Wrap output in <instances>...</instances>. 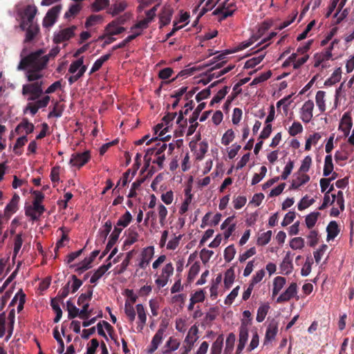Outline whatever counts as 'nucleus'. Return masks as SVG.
<instances>
[{
    "label": "nucleus",
    "instance_id": "obj_48",
    "mask_svg": "<svg viewBox=\"0 0 354 354\" xmlns=\"http://www.w3.org/2000/svg\"><path fill=\"white\" fill-rule=\"evenodd\" d=\"M206 104L205 102L200 103L194 111L192 113V115L189 118V123H194L196 122L198 120L201 112L205 109Z\"/></svg>",
    "mask_w": 354,
    "mask_h": 354
},
{
    "label": "nucleus",
    "instance_id": "obj_21",
    "mask_svg": "<svg viewBox=\"0 0 354 354\" xmlns=\"http://www.w3.org/2000/svg\"><path fill=\"white\" fill-rule=\"evenodd\" d=\"M173 11L169 8H164L162 12L160 14V28L168 25L171 19Z\"/></svg>",
    "mask_w": 354,
    "mask_h": 354
},
{
    "label": "nucleus",
    "instance_id": "obj_1",
    "mask_svg": "<svg viewBox=\"0 0 354 354\" xmlns=\"http://www.w3.org/2000/svg\"><path fill=\"white\" fill-rule=\"evenodd\" d=\"M44 53L43 50L39 49L21 59L17 70L23 71L27 67H30L27 71V79L29 82L38 80L43 77L40 72L48 62V56H42Z\"/></svg>",
    "mask_w": 354,
    "mask_h": 354
},
{
    "label": "nucleus",
    "instance_id": "obj_59",
    "mask_svg": "<svg viewBox=\"0 0 354 354\" xmlns=\"http://www.w3.org/2000/svg\"><path fill=\"white\" fill-rule=\"evenodd\" d=\"M28 138L26 136H23L17 138L14 146V151L17 155H21V151H18V148H21L27 142Z\"/></svg>",
    "mask_w": 354,
    "mask_h": 354
},
{
    "label": "nucleus",
    "instance_id": "obj_5",
    "mask_svg": "<svg viewBox=\"0 0 354 354\" xmlns=\"http://www.w3.org/2000/svg\"><path fill=\"white\" fill-rule=\"evenodd\" d=\"M62 5H56L51 8L46 14L42 24L45 28H50L56 22L59 14L62 10Z\"/></svg>",
    "mask_w": 354,
    "mask_h": 354
},
{
    "label": "nucleus",
    "instance_id": "obj_41",
    "mask_svg": "<svg viewBox=\"0 0 354 354\" xmlns=\"http://www.w3.org/2000/svg\"><path fill=\"white\" fill-rule=\"evenodd\" d=\"M82 9V6L80 3L73 4L70 6L68 10L65 12L64 18L70 19L77 15Z\"/></svg>",
    "mask_w": 354,
    "mask_h": 354
},
{
    "label": "nucleus",
    "instance_id": "obj_33",
    "mask_svg": "<svg viewBox=\"0 0 354 354\" xmlns=\"http://www.w3.org/2000/svg\"><path fill=\"white\" fill-rule=\"evenodd\" d=\"M332 57V53L323 52L315 55V67H318L322 62L329 60Z\"/></svg>",
    "mask_w": 354,
    "mask_h": 354
},
{
    "label": "nucleus",
    "instance_id": "obj_51",
    "mask_svg": "<svg viewBox=\"0 0 354 354\" xmlns=\"http://www.w3.org/2000/svg\"><path fill=\"white\" fill-rule=\"evenodd\" d=\"M145 179L140 178L136 180L135 182H133L131 185V187L129 190V193L128 194V198H133L136 197L137 195L136 190L139 189V187L141 186V185L143 183Z\"/></svg>",
    "mask_w": 354,
    "mask_h": 354
},
{
    "label": "nucleus",
    "instance_id": "obj_10",
    "mask_svg": "<svg viewBox=\"0 0 354 354\" xmlns=\"http://www.w3.org/2000/svg\"><path fill=\"white\" fill-rule=\"evenodd\" d=\"M122 230V228H119L118 227H115L113 231L111 234L109 236V241L106 244L105 250L102 252L101 256L100 257V259H103L106 254L109 252V250L113 248V246L115 244L117 241L118 240L119 236Z\"/></svg>",
    "mask_w": 354,
    "mask_h": 354
},
{
    "label": "nucleus",
    "instance_id": "obj_24",
    "mask_svg": "<svg viewBox=\"0 0 354 354\" xmlns=\"http://www.w3.org/2000/svg\"><path fill=\"white\" fill-rule=\"evenodd\" d=\"M118 23L117 21H113L107 25L106 28V30L108 32L107 35H117L123 32L125 30V28L124 27L118 26Z\"/></svg>",
    "mask_w": 354,
    "mask_h": 354
},
{
    "label": "nucleus",
    "instance_id": "obj_30",
    "mask_svg": "<svg viewBox=\"0 0 354 354\" xmlns=\"http://www.w3.org/2000/svg\"><path fill=\"white\" fill-rule=\"evenodd\" d=\"M333 167L332 156L328 154L325 157L323 175L328 176L332 173Z\"/></svg>",
    "mask_w": 354,
    "mask_h": 354
},
{
    "label": "nucleus",
    "instance_id": "obj_54",
    "mask_svg": "<svg viewBox=\"0 0 354 354\" xmlns=\"http://www.w3.org/2000/svg\"><path fill=\"white\" fill-rule=\"evenodd\" d=\"M332 200H330V196L328 194H324L323 203L321 206L319 207V210H324L327 207L328 205H332L335 201L336 196L335 194H331Z\"/></svg>",
    "mask_w": 354,
    "mask_h": 354
},
{
    "label": "nucleus",
    "instance_id": "obj_6",
    "mask_svg": "<svg viewBox=\"0 0 354 354\" xmlns=\"http://www.w3.org/2000/svg\"><path fill=\"white\" fill-rule=\"evenodd\" d=\"M249 323L245 320L241 322L239 328V339L237 346L236 354H240L245 346L248 339V325Z\"/></svg>",
    "mask_w": 354,
    "mask_h": 354
},
{
    "label": "nucleus",
    "instance_id": "obj_55",
    "mask_svg": "<svg viewBox=\"0 0 354 354\" xmlns=\"http://www.w3.org/2000/svg\"><path fill=\"white\" fill-rule=\"evenodd\" d=\"M199 149L196 153V159L201 160L203 159L205 154L207 153L208 149V144L205 141H202L199 143Z\"/></svg>",
    "mask_w": 354,
    "mask_h": 354
},
{
    "label": "nucleus",
    "instance_id": "obj_23",
    "mask_svg": "<svg viewBox=\"0 0 354 354\" xmlns=\"http://www.w3.org/2000/svg\"><path fill=\"white\" fill-rule=\"evenodd\" d=\"M93 286H89L86 292L82 293L77 299V305L82 306L85 304H89L93 297Z\"/></svg>",
    "mask_w": 354,
    "mask_h": 354
},
{
    "label": "nucleus",
    "instance_id": "obj_22",
    "mask_svg": "<svg viewBox=\"0 0 354 354\" xmlns=\"http://www.w3.org/2000/svg\"><path fill=\"white\" fill-rule=\"evenodd\" d=\"M286 278L283 277H277L274 279L273 282V288H272V297L277 296L281 290L283 288L284 285L286 284Z\"/></svg>",
    "mask_w": 354,
    "mask_h": 354
},
{
    "label": "nucleus",
    "instance_id": "obj_35",
    "mask_svg": "<svg viewBox=\"0 0 354 354\" xmlns=\"http://www.w3.org/2000/svg\"><path fill=\"white\" fill-rule=\"evenodd\" d=\"M326 93L323 91H319L317 92L316 96H315V100L316 104L320 111V112H324L326 110V105H325V97Z\"/></svg>",
    "mask_w": 354,
    "mask_h": 354
},
{
    "label": "nucleus",
    "instance_id": "obj_57",
    "mask_svg": "<svg viewBox=\"0 0 354 354\" xmlns=\"http://www.w3.org/2000/svg\"><path fill=\"white\" fill-rule=\"evenodd\" d=\"M131 173V169H129L128 170H127L124 174H123V176H122V178H120L117 185H116V187L113 189V192L117 194L118 192H119V190H117V187L118 186H120L121 185L122 187H125L127 183H128V178H129V176Z\"/></svg>",
    "mask_w": 354,
    "mask_h": 354
},
{
    "label": "nucleus",
    "instance_id": "obj_17",
    "mask_svg": "<svg viewBox=\"0 0 354 354\" xmlns=\"http://www.w3.org/2000/svg\"><path fill=\"white\" fill-rule=\"evenodd\" d=\"M290 252H287L281 263L280 264L281 272L284 274H290L293 268Z\"/></svg>",
    "mask_w": 354,
    "mask_h": 354
},
{
    "label": "nucleus",
    "instance_id": "obj_19",
    "mask_svg": "<svg viewBox=\"0 0 354 354\" xmlns=\"http://www.w3.org/2000/svg\"><path fill=\"white\" fill-rule=\"evenodd\" d=\"M37 8L35 6L33 5H28L24 11V15L22 17L26 19V21L28 22L30 24H34L33 20L37 15Z\"/></svg>",
    "mask_w": 354,
    "mask_h": 354
},
{
    "label": "nucleus",
    "instance_id": "obj_53",
    "mask_svg": "<svg viewBox=\"0 0 354 354\" xmlns=\"http://www.w3.org/2000/svg\"><path fill=\"white\" fill-rule=\"evenodd\" d=\"M124 312L129 318L130 322H133L136 318V311L133 306L126 301L124 305Z\"/></svg>",
    "mask_w": 354,
    "mask_h": 354
},
{
    "label": "nucleus",
    "instance_id": "obj_16",
    "mask_svg": "<svg viewBox=\"0 0 354 354\" xmlns=\"http://www.w3.org/2000/svg\"><path fill=\"white\" fill-rule=\"evenodd\" d=\"M136 311L138 313V322L137 326V329L139 332H141L146 324L147 322V314L145 312V309L142 304H139L136 305Z\"/></svg>",
    "mask_w": 354,
    "mask_h": 354
},
{
    "label": "nucleus",
    "instance_id": "obj_15",
    "mask_svg": "<svg viewBox=\"0 0 354 354\" xmlns=\"http://www.w3.org/2000/svg\"><path fill=\"white\" fill-rule=\"evenodd\" d=\"M19 196L15 194L10 203L6 206L4 209V214L6 216H10L12 214L17 212L18 209V203L19 201Z\"/></svg>",
    "mask_w": 354,
    "mask_h": 354
},
{
    "label": "nucleus",
    "instance_id": "obj_36",
    "mask_svg": "<svg viewBox=\"0 0 354 354\" xmlns=\"http://www.w3.org/2000/svg\"><path fill=\"white\" fill-rule=\"evenodd\" d=\"M67 310L68 312V317L70 319H72L76 317H80V309L77 308L71 300L67 301L66 302Z\"/></svg>",
    "mask_w": 354,
    "mask_h": 354
},
{
    "label": "nucleus",
    "instance_id": "obj_52",
    "mask_svg": "<svg viewBox=\"0 0 354 354\" xmlns=\"http://www.w3.org/2000/svg\"><path fill=\"white\" fill-rule=\"evenodd\" d=\"M290 247L292 250H300L304 247V239L301 237H295L290 241Z\"/></svg>",
    "mask_w": 354,
    "mask_h": 354
},
{
    "label": "nucleus",
    "instance_id": "obj_43",
    "mask_svg": "<svg viewBox=\"0 0 354 354\" xmlns=\"http://www.w3.org/2000/svg\"><path fill=\"white\" fill-rule=\"evenodd\" d=\"M20 128H23L26 130V134L31 133L33 132L35 127L32 123L28 122L27 119H24L23 121L17 125L15 129V131L18 132Z\"/></svg>",
    "mask_w": 354,
    "mask_h": 354
},
{
    "label": "nucleus",
    "instance_id": "obj_3",
    "mask_svg": "<svg viewBox=\"0 0 354 354\" xmlns=\"http://www.w3.org/2000/svg\"><path fill=\"white\" fill-rule=\"evenodd\" d=\"M198 328L196 325L191 326L184 341L186 345L185 346V349L182 354H188L192 350L194 343L198 339Z\"/></svg>",
    "mask_w": 354,
    "mask_h": 354
},
{
    "label": "nucleus",
    "instance_id": "obj_64",
    "mask_svg": "<svg viewBox=\"0 0 354 354\" xmlns=\"http://www.w3.org/2000/svg\"><path fill=\"white\" fill-rule=\"evenodd\" d=\"M293 167H294V162L292 160H289V162L286 164V165L283 169V171L279 178L281 180H286L288 177V176L291 174Z\"/></svg>",
    "mask_w": 354,
    "mask_h": 354
},
{
    "label": "nucleus",
    "instance_id": "obj_39",
    "mask_svg": "<svg viewBox=\"0 0 354 354\" xmlns=\"http://www.w3.org/2000/svg\"><path fill=\"white\" fill-rule=\"evenodd\" d=\"M265 53H261L257 57H252L248 59L245 63L244 68H252L255 67L257 64H259L264 58Z\"/></svg>",
    "mask_w": 354,
    "mask_h": 354
},
{
    "label": "nucleus",
    "instance_id": "obj_42",
    "mask_svg": "<svg viewBox=\"0 0 354 354\" xmlns=\"http://www.w3.org/2000/svg\"><path fill=\"white\" fill-rule=\"evenodd\" d=\"M170 138V136H167L160 139V142L156 146V155H165L164 151L166 150L167 145L164 141L169 140Z\"/></svg>",
    "mask_w": 354,
    "mask_h": 354
},
{
    "label": "nucleus",
    "instance_id": "obj_25",
    "mask_svg": "<svg viewBox=\"0 0 354 354\" xmlns=\"http://www.w3.org/2000/svg\"><path fill=\"white\" fill-rule=\"evenodd\" d=\"M342 77V69L340 67L334 71L331 76L325 81L326 86H333L337 82H339Z\"/></svg>",
    "mask_w": 354,
    "mask_h": 354
},
{
    "label": "nucleus",
    "instance_id": "obj_20",
    "mask_svg": "<svg viewBox=\"0 0 354 354\" xmlns=\"http://www.w3.org/2000/svg\"><path fill=\"white\" fill-rule=\"evenodd\" d=\"M39 32V28L37 24H30L26 30V37L24 43L32 41Z\"/></svg>",
    "mask_w": 354,
    "mask_h": 354
},
{
    "label": "nucleus",
    "instance_id": "obj_32",
    "mask_svg": "<svg viewBox=\"0 0 354 354\" xmlns=\"http://www.w3.org/2000/svg\"><path fill=\"white\" fill-rule=\"evenodd\" d=\"M319 216L320 213L319 212H313L306 216L305 222L308 229H311L315 226Z\"/></svg>",
    "mask_w": 354,
    "mask_h": 354
},
{
    "label": "nucleus",
    "instance_id": "obj_37",
    "mask_svg": "<svg viewBox=\"0 0 354 354\" xmlns=\"http://www.w3.org/2000/svg\"><path fill=\"white\" fill-rule=\"evenodd\" d=\"M127 7V3L123 1L116 2L110 8V13L113 15H117L125 10Z\"/></svg>",
    "mask_w": 354,
    "mask_h": 354
},
{
    "label": "nucleus",
    "instance_id": "obj_56",
    "mask_svg": "<svg viewBox=\"0 0 354 354\" xmlns=\"http://www.w3.org/2000/svg\"><path fill=\"white\" fill-rule=\"evenodd\" d=\"M167 213H168V212H167V208L162 204H160L158 205V216H159V222L162 226L165 225V224L166 223V217H167Z\"/></svg>",
    "mask_w": 354,
    "mask_h": 354
},
{
    "label": "nucleus",
    "instance_id": "obj_28",
    "mask_svg": "<svg viewBox=\"0 0 354 354\" xmlns=\"http://www.w3.org/2000/svg\"><path fill=\"white\" fill-rule=\"evenodd\" d=\"M223 335H220L215 342L212 344L211 347V354H221L223 346Z\"/></svg>",
    "mask_w": 354,
    "mask_h": 354
},
{
    "label": "nucleus",
    "instance_id": "obj_18",
    "mask_svg": "<svg viewBox=\"0 0 354 354\" xmlns=\"http://www.w3.org/2000/svg\"><path fill=\"white\" fill-rule=\"evenodd\" d=\"M326 232L327 241L334 239L340 232L337 223L335 221H330L326 227Z\"/></svg>",
    "mask_w": 354,
    "mask_h": 354
},
{
    "label": "nucleus",
    "instance_id": "obj_4",
    "mask_svg": "<svg viewBox=\"0 0 354 354\" xmlns=\"http://www.w3.org/2000/svg\"><path fill=\"white\" fill-rule=\"evenodd\" d=\"M77 29L76 26H71L70 27L62 29L57 32H55L53 37V41L55 44H61L64 41L69 40L75 36V30Z\"/></svg>",
    "mask_w": 354,
    "mask_h": 354
},
{
    "label": "nucleus",
    "instance_id": "obj_47",
    "mask_svg": "<svg viewBox=\"0 0 354 354\" xmlns=\"http://www.w3.org/2000/svg\"><path fill=\"white\" fill-rule=\"evenodd\" d=\"M236 250L234 245L227 246L224 250V259L227 263L230 262L234 257Z\"/></svg>",
    "mask_w": 354,
    "mask_h": 354
},
{
    "label": "nucleus",
    "instance_id": "obj_12",
    "mask_svg": "<svg viewBox=\"0 0 354 354\" xmlns=\"http://www.w3.org/2000/svg\"><path fill=\"white\" fill-rule=\"evenodd\" d=\"M297 293V285L296 283H292L289 287L281 293L277 299V303H283L289 301L294 297Z\"/></svg>",
    "mask_w": 354,
    "mask_h": 354
},
{
    "label": "nucleus",
    "instance_id": "obj_44",
    "mask_svg": "<svg viewBox=\"0 0 354 354\" xmlns=\"http://www.w3.org/2000/svg\"><path fill=\"white\" fill-rule=\"evenodd\" d=\"M109 5V0H95L91 5V9L94 12H99Z\"/></svg>",
    "mask_w": 354,
    "mask_h": 354
},
{
    "label": "nucleus",
    "instance_id": "obj_63",
    "mask_svg": "<svg viewBox=\"0 0 354 354\" xmlns=\"http://www.w3.org/2000/svg\"><path fill=\"white\" fill-rule=\"evenodd\" d=\"M84 63V57H80L78 59L73 62L69 67L68 72L70 73L74 74L77 70H79L80 67Z\"/></svg>",
    "mask_w": 354,
    "mask_h": 354
},
{
    "label": "nucleus",
    "instance_id": "obj_50",
    "mask_svg": "<svg viewBox=\"0 0 354 354\" xmlns=\"http://www.w3.org/2000/svg\"><path fill=\"white\" fill-rule=\"evenodd\" d=\"M102 20V17L101 15H92L87 18L85 22V27L88 28L100 23Z\"/></svg>",
    "mask_w": 354,
    "mask_h": 354
},
{
    "label": "nucleus",
    "instance_id": "obj_62",
    "mask_svg": "<svg viewBox=\"0 0 354 354\" xmlns=\"http://www.w3.org/2000/svg\"><path fill=\"white\" fill-rule=\"evenodd\" d=\"M308 239V245L314 248L318 243V232L316 230H311L307 236Z\"/></svg>",
    "mask_w": 354,
    "mask_h": 354
},
{
    "label": "nucleus",
    "instance_id": "obj_8",
    "mask_svg": "<svg viewBox=\"0 0 354 354\" xmlns=\"http://www.w3.org/2000/svg\"><path fill=\"white\" fill-rule=\"evenodd\" d=\"M174 273V266L171 263H167L162 270L160 276L156 279V283L161 288H163L167 283L169 277Z\"/></svg>",
    "mask_w": 354,
    "mask_h": 354
},
{
    "label": "nucleus",
    "instance_id": "obj_27",
    "mask_svg": "<svg viewBox=\"0 0 354 354\" xmlns=\"http://www.w3.org/2000/svg\"><path fill=\"white\" fill-rule=\"evenodd\" d=\"M59 301H60L58 300L57 298H53L50 301V306L56 314V316L54 318L55 323L59 322L62 316V310L59 305Z\"/></svg>",
    "mask_w": 354,
    "mask_h": 354
},
{
    "label": "nucleus",
    "instance_id": "obj_46",
    "mask_svg": "<svg viewBox=\"0 0 354 354\" xmlns=\"http://www.w3.org/2000/svg\"><path fill=\"white\" fill-rule=\"evenodd\" d=\"M321 138V136L319 133H315L309 136L306 140L305 145V150L309 151L311 149L312 144L316 145L319 140Z\"/></svg>",
    "mask_w": 354,
    "mask_h": 354
},
{
    "label": "nucleus",
    "instance_id": "obj_26",
    "mask_svg": "<svg viewBox=\"0 0 354 354\" xmlns=\"http://www.w3.org/2000/svg\"><path fill=\"white\" fill-rule=\"evenodd\" d=\"M310 180V176L307 174L299 176L296 180H293L290 187V189H297L300 186L306 184Z\"/></svg>",
    "mask_w": 354,
    "mask_h": 354
},
{
    "label": "nucleus",
    "instance_id": "obj_60",
    "mask_svg": "<svg viewBox=\"0 0 354 354\" xmlns=\"http://www.w3.org/2000/svg\"><path fill=\"white\" fill-rule=\"evenodd\" d=\"M234 133L232 129H228L223 136L221 142L227 146L234 139Z\"/></svg>",
    "mask_w": 354,
    "mask_h": 354
},
{
    "label": "nucleus",
    "instance_id": "obj_49",
    "mask_svg": "<svg viewBox=\"0 0 354 354\" xmlns=\"http://www.w3.org/2000/svg\"><path fill=\"white\" fill-rule=\"evenodd\" d=\"M272 234V233L271 230H268L266 232L262 233L258 237L257 244L259 245H265L268 244L271 239Z\"/></svg>",
    "mask_w": 354,
    "mask_h": 354
},
{
    "label": "nucleus",
    "instance_id": "obj_38",
    "mask_svg": "<svg viewBox=\"0 0 354 354\" xmlns=\"http://www.w3.org/2000/svg\"><path fill=\"white\" fill-rule=\"evenodd\" d=\"M234 280V271L232 268H229L225 273L224 284L226 288H230Z\"/></svg>",
    "mask_w": 354,
    "mask_h": 354
},
{
    "label": "nucleus",
    "instance_id": "obj_34",
    "mask_svg": "<svg viewBox=\"0 0 354 354\" xmlns=\"http://www.w3.org/2000/svg\"><path fill=\"white\" fill-rule=\"evenodd\" d=\"M230 90L229 86H224L223 88L218 91V93L214 96L210 102V106L214 105L216 103L220 102L227 95Z\"/></svg>",
    "mask_w": 354,
    "mask_h": 354
},
{
    "label": "nucleus",
    "instance_id": "obj_29",
    "mask_svg": "<svg viewBox=\"0 0 354 354\" xmlns=\"http://www.w3.org/2000/svg\"><path fill=\"white\" fill-rule=\"evenodd\" d=\"M132 221V216L129 211H127L118 221L116 226L119 228L127 227Z\"/></svg>",
    "mask_w": 354,
    "mask_h": 354
},
{
    "label": "nucleus",
    "instance_id": "obj_45",
    "mask_svg": "<svg viewBox=\"0 0 354 354\" xmlns=\"http://www.w3.org/2000/svg\"><path fill=\"white\" fill-rule=\"evenodd\" d=\"M315 200L314 198L309 199L308 195L304 196L300 201L298 204V209L302 211L309 206L312 205L315 203Z\"/></svg>",
    "mask_w": 354,
    "mask_h": 354
},
{
    "label": "nucleus",
    "instance_id": "obj_58",
    "mask_svg": "<svg viewBox=\"0 0 354 354\" xmlns=\"http://www.w3.org/2000/svg\"><path fill=\"white\" fill-rule=\"evenodd\" d=\"M267 172V168L266 166H262L260 169V174H254L252 179V185H256L259 183L266 176Z\"/></svg>",
    "mask_w": 354,
    "mask_h": 354
},
{
    "label": "nucleus",
    "instance_id": "obj_14",
    "mask_svg": "<svg viewBox=\"0 0 354 354\" xmlns=\"http://www.w3.org/2000/svg\"><path fill=\"white\" fill-rule=\"evenodd\" d=\"M278 333V324L272 321L268 326L264 338V344L274 339Z\"/></svg>",
    "mask_w": 354,
    "mask_h": 354
},
{
    "label": "nucleus",
    "instance_id": "obj_61",
    "mask_svg": "<svg viewBox=\"0 0 354 354\" xmlns=\"http://www.w3.org/2000/svg\"><path fill=\"white\" fill-rule=\"evenodd\" d=\"M303 131V127L301 124L299 122H294L292 126L289 129V134L291 136H295L298 133H300Z\"/></svg>",
    "mask_w": 354,
    "mask_h": 354
},
{
    "label": "nucleus",
    "instance_id": "obj_7",
    "mask_svg": "<svg viewBox=\"0 0 354 354\" xmlns=\"http://www.w3.org/2000/svg\"><path fill=\"white\" fill-rule=\"evenodd\" d=\"M91 159L89 151H85L82 153H74L72 154L70 164L77 168H80L86 165Z\"/></svg>",
    "mask_w": 354,
    "mask_h": 354
},
{
    "label": "nucleus",
    "instance_id": "obj_9",
    "mask_svg": "<svg viewBox=\"0 0 354 354\" xmlns=\"http://www.w3.org/2000/svg\"><path fill=\"white\" fill-rule=\"evenodd\" d=\"M314 102L313 100H308L304 102L301 109V120L304 123H308L310 122L313 117Z\"/></svg>",
    "mask_w": 354,
    "mask_h": 354
},
{
    "label": "nucleus",
    "instance_id": "obj_11",
    "mask_svg": "<svg viewBox=\"0 0 354 354\" xmlns=\"http://www.w3.org/2000/svg\"><path fill=\"white\" fill-rule=\"evenodd\" d=\"M154 254L153 246H149L143 249L141 253V259L139 263V267L142 269H145L149 264L150 261L152 259Z\"/></svg>",
    "mask_w": 354,
    "mask_h": 354
},
{
    "label": "nucleus",
    "instance_id": "obj_31",
    "mask_svg": "<svg viewBox=\"0 0 354 354\" xmlns=\"http://www.w3.org/2000/svg\"><path fill=\"white\" fill-rule=\"evenodd\" d=\"M269 309L270 306L268 304H263L259 307L256 318L258 322H262L265 319Z\"/></svg>",
    "mask_w": 354,
    "mask_h": 354
},
{
    "label": "nucleus",
    "instance_id": "obj_2",
    "mask_svg": "<svg viewBox=\"0 0 354 354\" xmlns=\"http://www.w3.org/2000/svg\"><path fill=\"white\" fill-rule=\"evenodd\" d=\"M42 82H36L32 84H26L23 86L22 94L31 95L28 97V100L34 101L38 99L43 93L41 88Z\"/></svg>",
    "mask_w": 354,
    "mask_h": 354
},
{
    "label": "nucleus",
    "instance_id": "obj_13",
    "mask_svg": "<svg viewBox=\"0 0 354 354\" xmlns=\"http://www.w3.org/2000/svg\"><path fill=\"white\" fill-rule=\"evenodd\" d=\"M353 126V122L351 113L349 112H346L339 122V130L344 132V134L346 137H347L351 129Z\"/></svg>",
    "mask_w": 354,
    "mask_h": 354
},
{
    "label": "nucleus",
    "instance_id": "obj_40",
    "mask_svg": "<svg viewBox=\"0 0 354 354\" xmlns=\"http://www.w3.org/2000/svg\"><path fill=\"white\" fill-rule=\"evenodd\" d=\"M235 340V335L233 333H230L225 342V354H229L232 351Z\"/></svg>",
    "mask_w": 354,
    "mask_h": 354
}]
</instances>
